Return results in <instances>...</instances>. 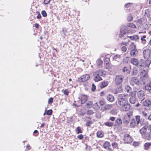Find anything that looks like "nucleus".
<instances>
[{
	"label": "nucleus",
	"mask_w": 151,
	"mask_h": 151,
	"mask_svg": "<svg viewBox=\"0 0 151 151\" xmlns=\"http://www.w3.org/2000/svg\"><path fill=\"white\" fill-rule=\"evenodd\" d=\"M140 116H136V120L137 122V124H138L140 121Z\"/></svg>",
	"instance_id": "42"
},
{
	"label": "nucleus",
	"mask_w": 151,
	"mask_h": 151,
	"mask_svg": "<svg viewBox=\"0 0 151 151\" xmlns=\"http://www.w3.org/2000/svg\"><path fill=\"white\" fill-rule=\"evenodd\" d=\"M129 95L127 94H120L118 99L117 103L119 107L128 101Z\"/></svg>",
	"instance_id": "1"
},
{
	"label": "nucleus",
	"mask_w": 151,
	"mask_h": 151,
	"mask_svg": "<svg viewBox=\"0 0 151 151\" xmlns=\"http://www.w3.org/2000/svg\"><path fill=\"white\" fill-rule=\"evenodd\" d=\"M111 145L112 147L114 148L118 147V144L117 143L115 142L112 144Z\"/></svg>",
	"instance_id": "46"
},
{
	"label": "nucleus",
	"mask_w": 151,
	"mask_h": 151,
	"mask_svg": "<svg viewBox=\"0 0 151 151\" xmlns=\"http://www.w3.org/2000/svg\"><path fill=\"white\" fill-rule=\"evenodd\" d=\"M90 77V75L88 74H85L83 75L78 79L79 82H84L88 80Z\"/></svg>",
	"instance_id": "5"
},
{
	"label": "nucleus",
	"mask_w": 151,
	"mask_h": 151,
	"mask_svg": "<svg viewBox=\"0 0 151 151\" xmlns=\"http://www.w3.org/2000/svg\"><path fill=\"white\" fill-rule=\"evenodd\" d=\"M75 131L76 133L77 134H78L79 133H82L83 131L81 130V128L79 127H78L75 129Z\"/></svg>",
	"instance_id": "29"
},
{
	"label": "nucleus",
	"mask_w": 151,
	"mask_h": 151,
	"mask_svg": "<svg viewBox=\"0 0 151 151\" xmlns=\"http://www.w3.org/2000/svg\"><path fill=\"white\" fill-rule=\"evenodd\" d=\"M94 114V111L91 109L88 110L86 113V114L90 116L93 114Z\"/></svg>",
	"instance_id": "27"
},
{
	"label": "nucleus",
	"mask_w": 151,
	"mask_h": 151,
	"mask_svg": "<svg viewBox=\"0 0 151 151\" xmlns=\"http://www.w3.org/2000/svg\"><path fill=\"white\" fill-rule=\"evenodd\" d=\"M41 14L43 17H46L47 16V14L45 11H42L41 12Z\"/></svg>",
	"instance_id": "52"
},
{
	"label": "nucleus",
	"mask_w": 151,
	"mask_h": 151,
	"mask_svg": "<svg viewBox=\"0 0 151 151\" xmlns=\"http://www.w3.org/2000/svg\"><path fill=\"white\" fill-rule=\"evenodd\" d=\"M133 145L134 146H137L139 145V143L137 142H134L133 143Z\"/></svg>",
	"instance_id": "59"
},
{
	"label": "nucleus",
	"mask_w": 151,
	"mask_h": 151,
	"mask_svg": "<svg viewBox=\"0 0 151 151\" xmlns=\"http://www.w3.org/2000/svg\"><path fill=\"white\" fill-rule=\"evenodd\" d=\"M136 124V122L134 119H132L130 122V125L132 127H134Z\"/></svg>",
	"instance_id": "35"
},
{
	"label": "nucleus",
	"mask_w": 151,
	"mask_h": 151,
	"mask_svg": "<svg viewBox=\"0 0 151 151\" xmlns=\"http://www.w3.org/2000/svg\"><path fill=\"white\" fill-rule=\"evenodd\" d=\"M80 99L81 101V104H83L87 101L88 97L86 95H82L80 96Z\"/></svg>",
	"instance_id": "12"
},
{
	"label": "nucleus",
	"mask_w": 151,
	"mask_h": 151,
	"mask_svg": "<svg viewBox=\"0 0 151 151\" xmlns=\"http://www.w3.org/2000/svg\"><path fill=\"white\" fill-rule=\"evenodd\" d=\"M149 40V39L147 37L146 38V36L144 35L142 37V43H143V41H148Z\"/></svg>",
	"instance_id": "45"
},
{
	"label": "nucleus",
	"mask_w": 151,
	"mask_h": 151,
	"mask_svg": "<svg viewBox=\"0 0 151 151\" xmlns=\"http://www.w3.org/2000/svg\"><path fill=\"white\" fill-rule=\"evenodd\" d=\"M31 147L28 144L26 146V149L28 150H29L31 149Z\"/></svg>",
	"instance_id": "58"
},
{
	"label": "nucleus",
	"mask_w": 151,
	"mask_h": 151,
	"mask_svg": "<svg viewBox=\"0 0 151 151\" xmlns=\"http://www.w3.org/2000/svg\"><path fill=\"white\" fill-rule=\"evenodd\" d=\"M105 93L104 91H102L100 92V95L101 96H105Z\"/></svg>",
	"instance_id": "57"
},
{
	"label": "nucleus",
	"mask_w": 151,
	"mask_h": 151,
	"mask_svg": "<svg viewBox=\"0 0 151 151\" xmlns=\"http://www.w3.org/2000/svg\"><path fill=\"white\" fill-rule=\"evenodd\" d=\"M127 19L128 21L130 22L132 21L133 18L132 15H129L128 16Z\"/></svg>",
	"instance_id": "49"
},
{
	"label": "nucleus",
	"mask_w": 151,
	"mask_h": 151,
	"mask_svg": "<svg viewBox=\"0 0 151 151\" xmlns=\"http://www.w3.org/2000/svg\"><path fill=\"white\" fill-rule=\"evenodd\" d=\"M106 99L108 101L110 102H112L114 100V96L111 94H109L107 96Z\"/></svg>",
	"instance_id": "16"
},
{
	"label": "nucleus",
	"mask_w": 151,
	"mask_h": 151,
	"mask_svg": "<svg viewBox=\"0 0 151 151\" xmlns=\"http://www.w3.org/2000/svg\"><path fill=\"white\" fill-rule=\"evenodd\" d=\"M96 134L97 137H102L104 136V133L101 130L98 131L97 132Z\"/></svg>",
	"instance_id": "25"
},
{
	"label": "nucleus",
	"mask_w": 151,
	"mask_h": 151,
	"mask_svg": "<svg viewBox=\"0 0 151 151\" xmlns=\"http://www.w3.org/2000/svg\"><path fill=\"white\" fill-rule=\"evenodd\" d=\"M130 62L131 63L135 65H138L139 63L138 60L134 58L131 59Z\"/></svg>",
	"instance_id": "17"
},
{
	"label": "nucleus",
	"mask_w": 151,
	"mask_h": 151,
	"mask_svg": "<svg viewBox=\"0 0 151 151\" xmlns=\"http://www.w3.org/2000/svg\"><path fill=\"white\" fill-rule=\"evenodd\" d=\"M127 43L124 42L120 43V45L121 47L122 50L125 52L127 50V48L125 46L127 45Z\"/></svg>",
	"instance_id": "14"
},
{
	"label": "nucleus",
	"mask_w": 151,
	"mask_h": 151,
	"mask_svg": "<svg viewBox=\"0 0 151 151\" xmlns=\"http://www.w3.org/2000/svg\"><path fill=\"white\" fill-rule=\"evenodd\" d=\"M141 91H139L137 93V95L138 96L139 98H141Z\"/></svg>",
	"instance_id": "56"
},
{
	"label": "nucleus",
	"mask_w": 151,
	"mask_h": 151,
	"mask_svg": "<svg viewBox=\"0 0 151 151\" xmlns=\"http://www.w3.org/2000/svg\"><path fill=\"white\" fill-rule=\"evenodd\" d=\"M151 146V142H146L144 145V149L145 150H147Z\"/></svg>",
	"instance_id": "20"
},
{
	"label": "nucleus",
	"mask_w": 151,
	"mask_h": 151,
	"mask_svg": "<svg viewBox=\"0 0 151 151\" xmlns=\"http://www.w3.org/2000/svg\"><path fill=\"white\" fill-rule=\"evenodd\" d=\"M63 93L65 95L68 96V95L69 91L68 90L66 89L63 91Z\"/></svg>",
	"instance_id": "47"
},
{
	"label": "nucleus",
	"mask_w": 151,
	"mask_h": 151,
	"mask_svg": "<svg viewBox=\"0 0 151 151\" xmlns=\"http://www.w3.org/2000/svg\"><path fill=\"white\" fill-rule=\"evenodd\" d=\"M138 70L136 68H134L133 69V72L132 74L133 75H135L137 74Z\"/></svg>",
	"instance_id": "44"
},
{
	"label": "nucleus",
	"mask_w": 151,
	"mask_h": 151,
	"mask_svg": "<svg viewBox=\"0 0 151 151\" xmlns=\"http://www.w3.org/2000/svg\"><path fill=\"white\" fill-rule=\"evenodd\" d=\"M110 146V143L108 141H106L104 143L103 146L104 148L107 149L109 148Z\"/></svg>",
	"instance_id": "21"
},
{
	"label": "nucleus",
	"mask_w": 151,
	"mask_h": 151,
	"mask_svg": "<svg viewBox=\"0 0 151 151\" xmlns=\"http://www.w3.org/2000/svg\"><path fill=\"white\" fill-rule=\"evenodd\" d=\"M132 5L131 3H128L125 4L124 6L126 8H128L130 7Z\"/></svg>",
	"instance_id": "48"
},
{
	"label": "nucleus",
	"mask_w": 151,
	"mask_h": 151,
	"mask_svg": "<svg viewBox=\"0 0 151 151\" xmlns=\"http://www.w3.org/2000/svg\"><path fill=\"white\" fill-rule=\"evenodd\" d=\"M108 83L107 81H103L101 82L100 84V87L103 88L108 86Z\"/></svg>",
	"instance_id": "22"
},
{
	"label": "nucleus",
	"mask_w": 151,
	"mask_h": 151,
	"mask_svg": "<svg viewBox=\"0 0 151 151\" xmlns=\"http://www.w3.org/2000/svg\"><path fill=\"white\" fill-rule=\"evenodd\" d=\"M99 103L100 105L101 106H104L105 104V102L104 100H101L99 101Z\"/></svg>",
	"instance_id": "40"
},
{
	"label": "nucleus",
	"mask_w": 151,
	"mask_h": 151,
	"mask_svg": "<svg viewBox=\"0 0 151 151\" xmlns=\"http://www.w3.org/2000/svg\"><path fill=\"white\" fill-rule=\"evenodd\" d=\"M125 88L126 91V92L128 93H129V91L132 90L131 88L128 86H125Z\"/></svg>",
	"instance_id": "41"
},
{
	"label": "nucleus",
	"mask_w": 151,
	"mask_h": 151,
	"mask_svg": "<svg viewBox=\"0 0 151 151\" xmlns=\"http://www.w3.org/2000/svg\"><path fill=\"white\" fill-rule=\"evenodd\" d=\"M124 79V77L122 75H118L116 76L115 82V84L119 85L121 84Z\"/></svg>",
	"instance_id": "7"
},
{
	"label": "nucleus",
	"mask_w": 151,
	"mask_h": 151,
	"mask_svg": "<svg viewBox=\"0 0 151 151\" xmlns=\"http://www.w3.org/2000/svg\"><path fill=\"white\" fill-rule=\"evenodd\" d=\"M120 110L122 111H126L129 110L131 108V106L128 101L119 107Z\"/></svg>",
	"instance_id": "4"
},
{
	"label": "nucleus",
	"mask_w": 151,
	"mask_h": 151,
	"mask_svg": "<svg viewBox=\"0 0 151 151\" xmlns=\"http://www.w3.org/2000/svg\"><path fill=\"white\" fill-rule=\"evenodd\" d=\"M106 61L107 63H106V69H110L111 68V65L109 64V63H109V62L110 61V59L109 58H107V57L105 59V61Z\"/></svg>",
	"instance_id": "23"
},
{
	"label": "nucleus",
	"mask_w": 151,
	"mask_h": 151,
	"mask_svg": "<svg viewBox=\"0 0 151 151\" xmlns=\"http://www.w3.org/2000/svg\"><path fill=\"white\" fill-rule=\"evenodd\" d=\"M52 109H50L47 110L46 112V114L48 115H51L52 114Z\"/></svg>",
	"instance_id": "43"
},
{
	"label": "nucleus",
	"mask_w": 151,
	"mask_h": 151,
	"mask_svg": "<svg viewBox=\"0 0 151 151\" xmlns=\"http://www.w3.org/2000/svg\"><path fill=\"white\" fill-rule=\"evenodd\" d=\"M127 26L128 27L132 28H135L136 27V26L135 24H133L132 23H129L127 24Z\"/></svg>",
	"instance_id": "37"
},
{
	"label": "nucleus",
	"mask_w": 151,
	"mask_h": 151,
	"mask_svg": "<svg viewBox=\"0 0 151 151\" xmlns=\"http://www.w3.org/2000/svg\"><path fill=\"white\" fill-rule=\"evenodd\" d=\"M93 102L91 101H88L86 104V106L87 108H90L91 106H93Z\"/></svg>",
	"instance_id": "36"
},
{
	"label": "nucleus",
	"mask_w": 151,
	"mask_h": 151,
	"mask_svg": "<svg viewBox=\"0 0 151 151\" xmlns=\"http://www.w3.org/2000/svg\"><path fill=\"white\" fill-rule=\"evenodd\" d=\"M37 13H38V15L37 16V19H40L41 18V15H40V13L37 12Z\"/></svg>",
	"instance_id": "55"
},
{
	"label": "nucleus",
	"mask_w": 151,
	"mask_h": 151,
	"mask_svg": "<svg viewBox=\"0 0 151 151\" xmlns=\"http://www.w3.org/2000/svg\"><path fill=\"white\" fill-rule=\"evenodd\" d=\"M104 71L102 69H99L94 72L93 73L94 76L93 80L96 82H98L102 80V78L101 77L103 74Z\"/></svg>",
	"instance_id": "2"
},
{
	"label": "nucleus",
	"mask_w": 151,
	"mask_h": 151,
	"mask_svg": "<svg viewBox=\"0 0 151 151\" xmlns=\"http://www.w3.org/2000/svg\"><path fill=\"white\" fill-rule=\"evenodd\" d=\"M131 50L130 52V55L131 56L134 57L136 55L137 53L138 52L136 46L133 44H132L131 45Z\"/></svg>",
	"instance_id": "9"
},
{
	"label": "nucleus",
	"mask_w": 151,
	"mask_h": 151,
	"mask_svg": "<svg viewBox=\"0 0 151 151\" xmlns=\"http://www.w3.org/2000/svg\"><path fill=\"white\" fill-rule=\"evenodd\" d=\"M151 104V101L149 100H146L143 102V105L144 106H148Z\"/></svg>",
	"instance_id": "18"
},
{
	"label": "nucleus",
	"mask_w": 151,
	"mask_h": 151,
	"mask_svg": "<svg viewBox=\"0 0 151 151\" xmlns=\"http://www.w3.org/2000/svg\"><path fill=\"white\" fill-rule=\"evenodd\" d=\"M131 68L129 67L125 66L123 69V72L127 74H129L130 73Z\"/></svg>",
	"instance_id": "15"
},
{
	"label": "nucleus",
	"mask_w": 151,
	"mask_h": 151,
	"mask_svg": "<svg viewBox=\"0 0 151 151\" xmlns=\"http://www.w3.org/2000/svg\"><path fill=\"white\" fill-rule=\"evenodd\" d=\"M130 102L132 104H134L136 101V97H130L129 99Z\"/></svg>",
	"instance_id": "26"
},
{
	"label": "nucleus",
	"mask_w": 151,
	"mask_h": 151,
	"mask_svg": "<svg viewBox=\"0 0 151 151\" xmlns=\"http://www.w3.org/2000/svg\"><path fill=\"white\" fill-rule=\"evenodd\" d=\"M115 119V118L114 117L112 116L110 117V120L112 121H114Z\"/></svg>",
	"instance_id": "60"
},
{
	"label": "nucleus",
	"mask_w": 151,
	"mask_h": 151,
	"mask_svg": "<svg viewBox=\"0 0 151 151\" xmlns=\"http://www.w3.org/2000/svg\"><path fill=\"white\" fill-rule=\"evenodd\" d=\"M147 60L145 62V66L147 67H149L150 64L151 63V60L150 59H146Z\"/></svg>",
	"instance_id": "33"
},
{
	"label": "nucleus",
	"mask_w": 151,
	"mask_h": 151,
	"mask_svg": "<svg viewBox=\"0 0 151 151\" xmlns=\"http://www.w3.org/2000/svg\"><path fill=\"white\" fill-rule=\"evenodd\" d=\"M112 107V104H106L102 108V111H105L109 110L111 109Z\"/></svg>",
	"instance_id": "13"
},
{
	"label": "nucleus",
	"mask_w": 151,
	"mask_h": 151,
	"mask_svg": "<svg viewBox=\"0 0 151 151\" xmlns=\"http://www.w3.org/2000/svg\"><path fill=\"white\" fill-rule=\"evenodd\" d=\"M145 90L150 91L151 90V81L148 83L145 86Z\"/></svg>",
	"instance_id": "24"
},
{
	"label": "nucleus",
	"mask_w": 151,
	"mask_h": 151,
	"mask_svg": "<svg viewBox=\"0 0 151 151\" xmlns=\"http://www.w3.org/2000/svg\"><path fill=\"white\" fill-rule=\"evenodd\" d=\"M142 115H143L145 117H146L147 116V114L142 111Z\"/></svg>",
	"instance_id": "62"
},
{
	"label": "nucleus",
	"mask_w": 151,
	"mask_h": 151,
	"mask_svg": "<svg viewBox=\"0 0 151 151\" xmlns=\"http://www.w3.org/2000/svg\"><path fill=\"white\" fill-rule=\"evenodd\" d=\"M96 89V86L94 84H93L92 86L91 90L93 91H94Z\"/></svg>",
	"instance_id": "53"
},
{
	"label": "nucleus",
	"mask_w": 151,
	"mask_h": 151,
	"mask_svg": "<svg viewBox=\"0 0 151 151\" xmlns=\"http://www.w3.org/2000/svg\"><path fill=\"white\" fill-rule=\"evenodd\" d=\"M151 55V51L148 49H147L143 50V55L145 59H149Z\"/></svg>",
	"instance_id": "8"
},
{
	"label": "nucleus",
	"mask_w": 151,
	"mask_h": 151,
	"mask_svg": "<svg viewBox=\"0 0 151 151\" xmlns=\"http://www.w3.org/2000/svg\"><path fill=\"white\" fill-rule=\"evenodd\" d=\"M53 102V98L52 97L50 98L48 101V103L50 104H51Z\"/></svg>",
	"instance_id": "51"
},
{
	"label": "nucleus",
	"mask_w": 151,
	"mask_h": 151,
	"mask_svg": "<svg viewBox=\"0 0 151 151\" xmlns=\"http://www.w3.org/2000/svg\"><path fill=\"white\" fill-rule=\"evenodd\" d=\"M88 118L90 120L86 121V126L89 127L92 124V122L91 120V118L90 117H88Z\"/></svg>",
	"instance_id": "28"
},
{
	"label": "nucleus",
	"mask_w": 151,
	"mask_h": 151,
	"mask_svg": "<svg viewBox=\"0 0 151 151\" xmlns=\"http://www.w3.org/2000/svg\"><path fill=\"white\" fill-rule=\"evenodd\" d=\"M133 112L132 111H129L126 114L124 117V121L127 123H128L131 119V117L132 116Z\"/></svg>",
	"instance_id": "10"
},
{
	"label": "nucleus",
	"mask_w": 151,
	"mask_h": 151,
	"mask_svg": "<svg viewBox=\"0 0 151 151\" xmlns=\"http://www.w3.org/2000/svg\"><path fill=\"white\" fill-rule=\"evenodd\" d=\"M147 70H142V81L144 84H145L146 82L149 80L147 74Z\"/></svg>",
	"instance_id": "3"
},
{
	"label": "nucleus",
	"mask_w": 151,
	"mask_h": 151,
	"mask_svg": "<svg viewBox=\"0 0 151 151\" xmlns=\"http://www.w3.org/2000/svg\"><path fill=\"white\" fill-rule=\"evenodd\" d=\"M120 57V55H116L114 56V59H116Z\"/></svg>",
	"instance_id": "63"
},
{
	"label": "nucleus",
	"mask_w": 151,
	"mask_h": 151,
	"mask_svg": "<svg viewBox=\"0 0 151 151\" xmlns=\"http://www.w3.org/2000/svg\"><path fill=\"white\" fill-rule=\"evenodd\" d=\"M51 0H44V3L45 4H49Z\"/></svg>",
	"instance_id": "54"
},
{
	"label": "nucleus",
	"mask_w": 151,
	"mask_h": 151,
	"mask_svg": "<svg viewBox=\"0 0 151 151\" xmlns=\"http://www.w3.org/2000/svg\"><path fill=\"white\" fill-rule=\"evenodd\" d=\"M128 37L130 38L131 39L133 40H136L139 39V37L137 35H133L132 36H128Z\"/></svg>",
	"instance_id": "32"
},
{
	"label": "nucleus",
	"mask_w": 151,
	"mask_h": 151,
	"mask_svg": "<svg viewBox=\"0 0 151 151\" xmlns=\"http://www.w3.org/2000/svg\"><path fill=\"white\" fill-rule=\"evenodd\" d=\"M146 136L144 137V139L145 140H148L151 138V132L149 134L148 133L147 134Z\"/></svg>",
	"instance_id": "31"
},
{
	"label": "nucleus",
	"mask_w": 151,
	"mask_h": 151,
	"mask_svg": "<svg viewBox=\"0 0 151 151\" xmlns=\"http://www.w3.org/2000/svg\"><path fill=\"white\" fill-rule=\"evenodd\" d=\"M148 119L150 120H151V114L148 117Z\"/></svg>",
	"instance_id": "64"
},
{
	"label": "nucleus",
	"mask_w": 151,
	"mask_h": 151,
	"mask_svg": "<svg viewBox=\"0 0 151 151\" xmlns=\"http://www.w3.org/2000/svg\"><path fill=\"white\" fill-rule=\"evenodd\" d=\"M104 124L106 126L111 127L113 125V123L110 122H106L104 123Z\"/></svg>",
	"instance_id": "39"
},
{
	"label": "nucleus",
	"mask_w": 151,
	"mask_h": 151,
	"mask_svg": "<svg viewBox=\"0 0 151 151\" xmlns=\"http://www.w3.org/2000/svg\"><path fill=\"white\" fill-rule=\"evenodd\" d=\"M101 107V106L99 103L98 102L95 103L93 105V108L96 110L99 109Z\"/></svg>",
	"instance_id": "19"
},
{
	"label": "nucleus",
	"mask_w": 151,
	"mask_h": 151,
	"mask_svg": "<svg viewBox=\"0 0 151 151\" xmlns=\"http://www.w3.org/2000/svg\"><path fill=\"white\" fill-rule=\"evenodd\" d=\"M148 127L147 125H145L142 127V138H143L144 137L146 136V134L148 133V132H147Z\"/></svg>",
	"instance_id": "11"
},
{
	"label": "nucleus",
	"mask_w": 151,
	"mask_h": 151,
	"mask_svg": "<svg viewBox=\"0 0 151 151\" xmlns=\"http://www.w3.org/2000/svg\"><path fill=\"white\" fill-rule=\"evenodd\" d=\"M77 137L78 139L81 140L83 138L84 136L82 134H80L77 136Z\"/></svg>",
	"instance_id": "50"
},
{
	"label": "nucleus",
	"mask_w": 151,
	"mask_h": 151,
	"mask_svg": "<svg viewBox=\"0 0 151 151\" xmlns=\"http://www.w3.org/2000/svg\"><path fill=\"white\" fill-rule=\"evenodd\" d=\"M39 24L37 23H35V26L37 29H38L39 28Z\"/></svg>",
	"instance_id": "61"
},
{
	"label": "nucleus",
	"mask_w": 151,
	"mask_h": 151,
	"mask_svg": "<svg viewBox=\"0 0 151 151\" xmlns=\"http://www.w3.org/2000/svg\"><path fill=\"white\" fill-rule=\"evenodd\" d=\"M123 141L125 143H130L132 141V138L128 134H125L124 136Z\"/></svg>",
	"instance_id": "6"
},
{
	"label": "nucleus",
	"mask_w": 151,
	"mask_h": 151,
	"mask_svg": "<svg viewBox=\"0 0 151 151\" xmlns=\"http://www.w3.org/2000/svg\"><path fill=\"white\" fill-rule=\"evenodd\" d=\"M116 123L118 125H120L122 123V121L120 118H118L116 119L115 121Z\"/></svg>",
	"instance_id": "38"
},
{
	"label": "nucleus",
	"mask_w": 151,
	"mask_h": 151,
	"mask_svg": "<svg viewBox=\"0 0 151 151\" xmlns=\"http://www.w3.org/2000/svg\"><path fill=\"white\" fill-rule=\"evenodd\" d=\"M103 61L100 59H98L96 61V64L98 66H101L103 64Z\"/></svg>",
	"instance_id": "34"
},
{
	"label": "nucleus",
	"mask_w": 151,
	"mask_h": 151,
	"mask_svg": "<svg viewBox=\"0 0 151 151\" xmlns=\"http://www.w3.org/2000/svg\"><path fill=\"white\" fill-rule=\"evenodd\" d=\"M136 94V91H131L129 94V96L131 97H135Z\"/></svg>",
	"instance_id": "30"
}]
</instances>
